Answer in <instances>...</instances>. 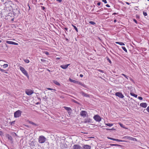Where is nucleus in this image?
I'll return each mask as SVG.
<instances>
[{"label": "nucleus", "mask_w": 149, "mask_h": 149, "mask_svg": "<svg viewBox=\"0 0 149 149\" xmlns=\"http://www.w3.org/2000/svg\"><path fill=\"white\" fill-rule=\"evenodd\" d=\"M19 68L22 72L28 78H29V75L27 73V71L22 66H20Z\"/></svg>", "instance_id": "f257e3e1"}, {"label": "nucleus", "mask_w": 149, "mask_h": 149, "mask_svg": "<svg viewBox=\"0 0 149 149\" xmlns=\"http://www.w3.org/2000/svg\"><path fill=\"white\" fill-rule=\"evenodd\" d=\"M46 140V138L43 136H40L38 138V142L40 143H44Z\"/></svg>", "instance_id": "f03ea898"}, {"label": "nucleus", "mask_w": 149, "mask_h": 149, "mask_svg": "<svg viewBox=\"0 0 149 149\" xmlns=\"http://www.w3.org/2000/svg\"><path fill=\"white\" fill-rule=\"evenodd\" d=\"M22 111L19 110L16 111L14 113V116L15 118H18L20 116L22 113Z\"/></svg>", "instance_id": "7ed1b4c3"}, {"label": "nucleus", "mask_w": 149, "mask_h": 149, "mask_svg": "<svg viewBox=\"0 0 149 149\" xmlns=\"http://www.w3.org/2000/svg\"><path fill=\"white\" fill-rule=\"evenodd\" d=\"M93 118L96 121L99 122L101 121V118L98 115H95L93 116Z\"/></svg>", "instance_id": "20e7f679"}, {"label": "nucleus", "mask_w": 149, "mask_h": 149, "mask_svg": "<svg viewBox=\"0 0 149 149\" xmlns=\"http://www.w3.org/2000/svg\"><path fill=\"white\" fill-rule=\"evenodd\" d=\"M34 93L33 91L30 89H27L25 90V93L28 95H31Z\"/></svg>", "instance_id": "39448f33"}, {"label": "nucleus", "mask_w": 149, "mask_h": 149, "mask_svg": "<svg viewBox=\"0 0 149 149\" xmlns=\"http://www.w3.org/2000/svg\"><path fill=\"white\" fill-rule=\"evenodd\" d=\"M115 95L121 98H123L124 97V96L123 95L122 93L120 92H118L116 93H115Z\"/></svg>", "instance_id": "423d86ee"}, {"label": "nucleus", "mask_w": 149, "mask_h": 149, "mask_svg": "<svg viewBox=\"0 0 149 149\" xmlns=\"http://www.w3.org/2000/svg\"><path fill=\"white\" fill-rule=\"evenodd\" d=\"M80 115L82 117H85L87 115V113L86 111H82L80 113Z\"/></svg>", "instance_id": "0eeeda50"}, {"label": "nucleus", "mask_w": 149, "mask_h": 149, "mask_svg": "<svg viewBox=\"0 0 149 149\" xmlns=\"http://www.w3.org/2000/svg\"><path fill=\"white\" fill-rule=\"evenodd\" d=\"M63 108L68 111L69 114L70 115L71 113L72 109L71 108L66 107H64Z\"/></svg>", "instance_id": "6e6552de"}, {"label": "nucleus", "mask_w": 149, "mask_h": 149, "mask_svg": "<svg viewBox=\"0 0 149 149\" xmlns=\"http://www.w3.org/2000/svg\"><path fill=\"white\" fill-rule=\"evenodd\" d=\"M73 149H81V147L79 144H75L73 146Z\"/></svg>", "instance_id": "1a4fd4ad"}, {"label": "nucleus", "mask_w": 149, "mask_h": 149, "mask_svg": "<svg viewBox=\"0 0 149 149\" xmlns=\"http://www.w3.org/2000/svg\"><path fill=\"white\" fill-rule=\"evenodd\" d=\"M6 43L10 45H18V44L17 43L11 41H6Z\"/></svg>", "instance_id": "9d476101"}, {"label": "nucleus", "mask_w": 149, "mask_h": 149, "mask_svg": "<svg viewBox=\"0 0 149 149\" xmlns=\"http://www.w3.org/2000/svg\"><path fill=\"white\" fill-rule=\"evenodd\" d=\"M82 149H91V146L88 145H84L82 146Z\"/></svg>", "instance_id": "9b49d317"}, {"label": "nucleus", "mask_w": 149, "mask_h": 149, "mask_svg": "<svg viewBox=\"0 0 149 149\" xmlns=\"http://www.w3.org/2000/svg\"><path fill=\"white\" fill-rule=\"evenodd\" d=\"M70 64H68L65 65H61L60 66V67L62 69H66L67 68L68 66H69Z\"/></svg>", "instance_id": "f8f14e48"}, {"label": "nucleus", "mask_w": 149, "mask_h": 149, "mask_svg": "<svg viewBox=\"0 0 149 149\" xmlns=\"http://www.w3.org/2000/svg\"><path fill=\"white\" fill-rule=\"evenodd\" d=\"M91 119L90 118H87L84 120V123H91Z\"/></svg>", "instance_id": "ddd939ff"}, {"label": "nucleus", "mask_w": 149, "mask_h": 149, "mask_svg": "<svg viewBox=\"0 0 149 149\" xmlns=\"http://www.w3.org/2000/svg\"><path fill=\"white\" fill-rule=\"evenodd\" d=\"M81 95L84 96V97H90V96L88 94L82 91L81 92Z\"/></svg>", "instance_id": "4468645a"}, {"label": "nucleus", "mask_w": 149, "mask_h": 149, "mask_svg": "<svg viewBox=\"0 0 149 149\" xmlns=\"http://www.w3.org/2000/svg\"><path fill=\"white\" fill-rule=\"evenodd\" d=\"M140 106L143 108H146L147 106V104L146 103H141L140 104Z\"/></svg>", "instance_id": "2eb2a0df"}, {"label": "nucleus", "mask_w": 149, "mask_h": 149, "mask_svg": "<svg viewBox=\"0 0 149 149\" xmlns=\"http://www.w3.org/2000/svg\"><path fill=\"white\" fill-rule=\"evenodd\" d=\"M128 139H129V140H132V141H137V140L136 138H133L132 137H130L129 136Z\"/></svg>", "instance_id": "dca6fc26"}, {"label": "nucleus", "mask_w": 149, "mask_h": 149, "mask_svg": "<svg viewBox=\"0 0 149 149\" xmlns=\"http://www.w3.org/2000/svg\"><path fill=\"white\" fill-rule=\"evenodd\" d=\"M118 124L120 125L121 127L125 129H128L127 128L125 127L124 126L123 124H122V123H118Z\"/></svg>", "instance_id": "f3484780"}, {"label": "nucleus", "mask_w": 149, "mask_h": 149, "mask_svg": "<svg viewBox=\"0 0 149 149\" xmlns=\"http://www.w3.org/2000/svg\"><path fill=\"white\" fill-rule=\"evenodd\" d=\"M6 136L8 137V139L9 140L12 141L13 140V138L10 135L8 134H7L6 135Z\"/></svg>", "instance_id": "a211bd4d"}, {"label": "nucleus", "mask_w": 149, "mask_h": 149, "mask_svg": "<svg viewBox=\"0 0 149 149\" xmlns=\"http://www.w3.org/2000/svg\"><path fill=\"white\" fill-rule=\"evenodd\" d=\"M53 81L54 83L55 84L58 86H60L61 85L56 80H54Z\"/></svg>", "instance_id": "6ab92c4d"}, {"label": "nucleus", "mask_w": 149, "mask_h": 149, "mask_svg": "<svg viewBox=\"0 0 149 149\" xmlns=\"http://www.w3.org/2000/svg\"><path fill=\"white\" fill-rule=\"evenodd\" d=\"M70 81L72 82H73L75 84H78V81H75L74 80L72 79H70Z\"/></svg>", "instance_id": "aec40b11"}, {"label": "nucleus", "mask_w": 149, "mask_h": 149, "mask_svg": "<svg viewBox=\"0 0 149 149\" xmlns=\"http://www.w3.org/2000/svg\"><path fill=\"white\" fill-rule=\"evenodd\" d=\"M0 61H1L0 60ZM0 71L3 72H4L6 74L8 73V72L6 70H4L3 69H2L1 68H0Z\"/></svg>", "instance_id": "412c9836"}, {"label": "nucleus", "mask_w": 149, "mask_h": 149, "mask_svg": "<svg viewBox=\"0 0 149 149\" xmlns=\"http://www.w3.org/2000/svg\"><path fill=\"white\" fill-rule=\"evenodd\" d=\"M115 43L117 44H118L120 45H125V44L122 42H115Z\"/></svg>", "instance_id": "4be33fe9"}, {"label": "nucleus", "mask_w": 149, "mask_h": 149, "mask_svg": "<svg viewBox=\"0 0 149 149\" xmlns=\"http://www.w3.org/2000/svg\"><path fill=\"white\" fill-rule=\"evenodd\" d=\"M118 141V142H127L126 141H125L124 140H120V139H116V141Z\"/></svg>", "instance_id": "5701e85b"}, {"label": "nucleus", "mask_w": 149, "mask_h": 149, "mask_svg": "<svg viewBox=\"0 0 149 149\" xmlns=\"http://www.w3.org/2000/svg\"><path fill=\"white\" fill-rule=\"evenodd\" d=\"M130 94L131 95L135 97H137V95L134 94L132 93H131Z\"/></svg>", "instance_id": "b1692460"}, {"label": "nucleus", "mask_w": 149, "mask_h": 149, "mask_svg": "<svg viewBox=\"0 0 149 149\" xmlns=\"http://www.w3.org/2000/svg\"><path fill=\"white\" fill-rule=\"evenodd\" d=\"M8 66V65L7 64H4L3 65L2 67L3 68H5L7 67Z\"/></svg>", "instance_id": "393cba45"}, {"label": "nucleus", "mask_w": 149, "mask_h": 149, "mask_svg": "<svg viewBox=\"0 0 149 149\" xmlns=\"http://www.w3.org/2000/svg\"><path fill=\"white\" fill-rule=\"evenodd\" d=\"M72 26L74 27V29H75L76 31L77 32H78V30L77 27L75 26H74L73 24H72Z\"/></svg>", "instance_id": "a878e982"}, {"label": "nucleus", "mask_w": 149, "mask_h": 149, "mask_svg": "<svg viewBox=\"0 0 149 149\" xmlns=\"http://www.w3.org/2000/svg\"><path fill=\"white\" fill-rule=\"evenodd\" d=\"M29 123L30 124L33 125H34L35 126L37 125L36 124L34 123L33 122H32L30 121H29Z\"/></svg>", "instance_id": "bb28decb"}, {"label": "nucleus", "mask_w": 149, "mask_h": 149, "mask_svg": "<svg viewBox=\"0 0 149 149\" xmlns=\"http://www.w3.org/2000/svg\"><path fill=\"white\" fill-rule=\"evenodd\" d=\"M77 84L80 85L81 86H83L84 87H85V85H84V84H82L80 82H79V81H78V83Z\"/></svg>", "instance_id": "cd10ccee"}, {"label": "nucleus", "mask_w": 149, "mask_h": 149, "mask_svg": "<svg viewBox=\"0 0 149 149\" xmlns=\"http://www.w3.org/2000/svg\"><path fill=\"white\" fill-rule=\"evenodd\" d=\"M122 48L123 49V50L125 51L126 52H127V50L126 49V48L125 47H122Z\"/></svg>", "instance_id": "c85d7f7f"}, {"label": "nucleus", "mask_w": 149, "mask_h": 149, "mask_svg": "<svg viewBox=\"0 0 149 149\" xmlns=\"http://www.w3.org/2000/svg\"><path fill=\"white\" fill-rule=\"evenodd\" d=\"M105 125L107 126H109V127H111L113 125L112 124H111V123H107Z\"/></svg>", "instance_id": "c756f323"}, {"label": "nucleus", "mask_w": 149, "mask_h": 149, "mask_svg": "<svg viewBox=\"0 0 149 149\" xmlns=\"http://www.w3.org/2000/svg\"><path fill=\"white\" fill-rule=\"evenodd\" d=\"M110 145L112 146H121L120 145H119L118 144H110Z\"/></svg>", "instance_id": "7c9ffc66"}, {"label": "nucleus", "mask_w": 149, "mask_h": 149, "mask_svg": "<svg viewBox=\"0 0 149 149\" xmlns=\"http://www.w3.org/2000/svg\"><path fill=\"white\" fill-rule=\"evenodd\" d=\"M89 23L92 25H95L96 24L95 23V22L91 21H90L89 22Z\"/></svg>", "instance_id": "2f4dec72"}, {"label": "nucleus", "mask_w": 149, "mask_h": 149, "mask_svg": "<svg viewBox=\"0 0 149 149\" xmlns=\"http://www.w3.org/2000/svg\"><path fill=\"white\" fill-rule=\"evenodd\" d=\"M129 136H125L123 137V139H128Z\"/></svg>", "instance_id": "473e14b6"}, {"label": "nucleus", "mask_w": 149, "mask_h": 149, "mask_svg": "<svg viewBox=\"0 0 149 149\" xmlns=\"http://www.w3.org/2000/svg\"><path fill=\"white\" fill-rule=\"evenodd\" d=\"M121 75H123V76L125 78H126L127 79H128V77H127V76H126V75H125V74H121Z\"/></svg>", "instance_id": "72a5a7b5"}, {"label": "nucleus", "mask_w": 149, "mask_h": 149, "mask_svg": "<svg viewBox=\"0 0 149 149\" xmlns=\"http://www.w3.org/2000/svg\"><path fill=\"white\" fill-rule=\"evenodd\" d=\"M47 89H48V90H53L54 91H56V90L55 89H52L50 88H47Z\"/></svg>", "instance_id": "f704fd0d"}, {"label": "nucleus", "mask_w": 149, "mask_h": 149, "mask_svg": "<svg viewBox=\"0 0 149 149\" xmlns=\"http://www.w3.org/2000/svg\"><path fill=\"white\" fill-rule=\"evenodd\" d=\"M143 15L145 16L147 15V13L144 11L143 12Z\"/></svg>", "instance_id": "c9c22d12"}, {"label": "nucleus", "mask_w": 149, "mask_h": 149, "mask_svg": "<svg viewBox=\"0 0 149 149\" xmlns=\"http://www.w3.org/2000/svg\"><path fill=\"white\" fill-rule=\"evenodd\" d=\"M106 130H115V129L114 128H112L111 129H108V128H107Z\"/></svg>", "instance_id": "e433bc0d"}, {"label": "nucleus", "mask_w": 149, "mask_h": 149, "mask_svg": "<svg viewBox=\"0 0 149 149\" xmlns=\"http://www.w3.org/2000/svg\"><path fill=\"white\" fill-rule=\"evenodd\" d=\"M97 70L100 72H102V73H104V71L103 70H100V69H98Z\"/></svg>", "instance_id": "4c0bfd02"}, {"label": "nucleus", "mask_w": 149, "mask_h": 149, "mask_svg": "<svg viewBox=\"0 0 149 149\" xmlns=\"http://www.w3.org/2000/svg\"><path fill=\"white\" fill-rule=\"evenodd\" d=\"M25 62L26 63H28L29 62V60H25Z\"/></svg>", "instance_id": "58836bf2"}, {"label": "nucleus", "mask_w": 149, "mask_h": 149, "mask_svg": "<svg viewBox=\"0 0 149 149\" xmlns=\"http://www.w3.org/2000/svg\"><path fill=\"white\" fill-rule=\"evenodd\" d=\"M133 20L134 21V22H135L136 24H137V21H136V20L135 19H133Z\"/></svg>", "instance_id": "ea45409f"}, {"label": "nucleus", "mask_w": 149, "mask_h": 149, "mask_svg": "<svg viewBox=\"0 0 149 149\" xmlns=\"http://www.w3.org/2000/svg\"><path fill=\"white\" fill-rule=\"evenodd\" d=\"M138 99L141 100L143 99L142 97L140 96L138 97Z\"/></svg>", "instance_id": "a19ab883"}, {"label": "nucleus", "mask_w": 149, "mask_h": 149, "mask_svg": "<svg viewBox=\"0 0 149 149\" xmlns=\"http://www.w3.org/2000/svg\"><path fill=\"white\" fill-rule=\"evenodd\" d=\"M146 110L149 113V106H148L146 108Z\"/></svg>", "instance_id": "79ce46f5"}, {"label": "nucleus", "mask_w": 149, "mask_h": 149, "mask_svg": "<svg viewBox=\"0 0 149 149\" xmlns=\"http://www.w3.org/2000/svg\"><path fill=\"white\" fill-rule=\"evenodd\" d=\"M44 53L47 55H49V53L47 51H45Z\"/></svg>", "instance_id": "37998d69"}, {"label": "nucleus", "mask_w": 149, "mask_h": 149, "mask_svg": "<svg viewBox=\"0 0 149 149\" xmlns=\"http://www.w3.org/2000/svg\"><path fill=\"white\" fill-rule=\"evenodd\" d=\"M102 1L105 3H107L106 0H102Z\"/></svg>", "instance_id": "c03bdc74"}, {"label": "nucleus", "mask_w": 149, "mask_h": 149, "mask_svg": "<svg viewBox=\"0 0 149 149\" xmlns=\"http://www.w3.org/2000/svg\"><path fill=\"white\" fill-rule=\"evenodd\" d=\"M103 8H102L101 9H100V10H98L97 11V12H99V11H103Z\"/></svg>", "instance_id": "a18cd8bd"}, {"label": "nucleus", "mask_w": 149, "mask_h": 149, "mask_svg": "<svg viewBox=\"0 0 149 149\" xmlns=\"http://www.w3.org/2000/svg\"><path fill=\"white\" fill-rule=\"evenodd\" d=\"M62 0H56V1L58 2L59 3H61Z\"/></svg>", "instance_id": "49530a36"}, {"label": "nucleus", "mask_w": 149, "mask_h": 149, "mask_svg": "<svg viewBox=\"0 0 149 149\" xmlns=\"http://www.w3.org/2000/svg\"><path fill=\"white\" fill-rule=\"evenodd\" d=\"M3 134V133L2 131H0V136L2 135Z\"/></svg>", "instance_id": "de8ad7c7"}, {"label": "nucleus", "mask_w": 149, "mask_h": 149, "mask_svg": "<svg viewBox=\"0 0 149 149\" xmlns=\"http://www.w3.org/2000/svg\"><path fill=\"white\" fill-rule=\"evenodd\" d=\"M3 65V64L2 63L0 62V66H1V67Z\"/></svg>", "instance_id": "09e8293b"}, {"label": "nucleus", "mask_w": 149, "mask_h": 149, "mask_svg": "<svg viewBox=\"0 0 149 149\" xmlns=\"http://www.w3.org/2000/svg\"><path fill=\"white\" fill-rule=\"evenodd\" d=\"M118 13H114L112 14V15H117Z\"/></svg>", "instance_id": "8fccbe9b"}, {"label": "nucleus", "mask_w": 149, "mask_h": 149, "mask_svg": "<svg viewBox=\"0 0 149 149\" xmlns=\"http://www.w3.org/2000/svg\"><path fill=\"white\" fill-rule=\"evenodd\" d=\"M101 4V3L100 2H98L97 3V5L98 6H100Z\"/></svg>", "instance_id": "3c124183"}, {"label": "nucleus", "mask_w": 149, "mask_h": 149, "mask_svg": "<svg viewBox=\"0 0 149 149\" xmlns=\"http://www.w3.org/2000/svg\"><path fill=\"white\" fill-rule=\"evenodd\" d=\"M106 6L108 7H110V6L108 4H106Z\"/></svg>", "instance_id": "603ef678"}, {"label": "nucleus", "mask_w": 149, "mask_h": 149, "mask_svg": "<svg viewBox=\"0 0 149 149\" xmlns=\"http://www.w3.org/2000/svg\"><path fill=\"white\" fill-rule=\"evenodd\" d=\"M116 139H114V138H112V139H111V140H113V141H116Z\"/></svg>", "instance_id": "864d4df0"}, {"label": "nucleus", "mask_w": 149, "mask_h": 149, "mask_svg": "<svg viewBox=\"0 0 149 149\" xmlns=\"http://www.w3.org/2000/svg\"><path fill=\"white\" fill-rule=\"evenodd\" d=\"M80 77H83V75L82 74H80Z\"/></svg>", "instance_id": "5fc2aeb1"}, {"label": "nucleus", "mask_w": 149, "mask_h": 149, "mask_svg": "<svg viewBox=\"0 0 149 149\" xmlns=\"http://www.w3.org/2000/svg\"><path fill=\"white\" fill-rule=\"evenodd\" d=\"M126 4H127V5H130V3H129L128 2H126Z\"/></svg>", "instance_id": "6e6d98bb"}, {"label": "nucleus", "mask_w": 149, "mask_h": 149, "mask_svg": "<svg viewBox=\"0 0 149 149\" xmlns=\"http://www.w3.org/2000/svg\"><path fill=\"white\" fill-rule=\"evenodd\" d=\"M64 29H65L67 31V30H68V29L67 28H66V27L64 28Z\"/></svg>", "instance_id": "4d7b16f0"}, {"label": "nucleus", "mask_w": 149, "mask_h": 149, "mask_svg": "<svg viewBox=\"0 0 149 149\" xmlns=\"http://www.w3.org/2000/svg\"><path fill=\"white\" fill-rule=\"evenodd\" d=\"M60 59V58H59V57H57L56 58V59L57 60H59V59Z\"/></svg>", "instance_id": "13d9d810"}, {"label": "nucleus", "mask_w": 149, "mask_h": 149, "mask_svg": "<svg viewBox=\"0 0 149 149\" xmlns=\"http://www.w3.org/2000/svg\"><path fill=\"white\" fill-rule=\"evenodd\" d=\"M28 6H29V10H30V6H29V4L28 5Z\"/></svg>", "instance_id": "bf43d9fd"}, {"label": "nucleus", "mask_w": 149, "mask_h": 149, "mask_svg": "<svg viewBox=\"0 0 149 149\" xmlns=\"http://www.w3.org/2000/svg\"><path fill=\"white\" fill-rule=\"evenodd\" d=\"M114 22L115 23L116 22V19H115L114 20Z\"/></svg>", "instance_id": "052dcab7"}, {"label": "nucleus", "mask_w": 149, "mask_h": 149, "mask_svg": "<svg viewBox=\"0 0 149 149\" xmlns=\"http://www.w3.org/2000/svg\"><path fill=\"white\" fill-rule=\"evenodd\" d=\"M109 61L110 63H111V60H109Z\"/></svg>", "instance_id": "680f3d73"}, {"label": "nucleus", "mask_w": 149, "mask_h": 149, "mask_svg": "<svg viewBox=\"0 0 149 149\" xmlns=\"http://www.w3.org/2000/svg\"><path fill=\"white\" fill-rule=\"evenodd\" d=\"M112 138H109V139H111H111H112Z\"/></svg>", "instance_id": "e2e57ef3"}, {"label": "nucleus", "mask_w": 149, "mask_h": 149, "mask_svg": "<svg viewBox=\"0 0 149 149\" xmlns=\"http://www.w3.org/2000/svg\"><path fill=\"white\" fill-rule=\"evenodd\" d=\"M45 8L44 7H43V9H44Z\"/></svg>", "instance_id": "0e129e2a"}, {"label": "nucleus", "mask_w": 149, "mask_h": 149, "mask_svg": "<svg viewBox=\"0 0 149 149\" xmlns=\"http://www.w3.org/2000/svg\"><path fill=\"white\" fill-rule=\"evenodd\" d=\"M2 41L1 40H0V42H1Z\"/></svg>", "instance_id": "69168bd1"}, {"label": "nucleus", "mask_w": 149, "mask_h": 149, "mask_svg": "<svg viewBox=\"0 0 149 149\" xmlns=\"http://www.w3.org/2000/svg\"><path fill=\"white\" fill-rule=\"evenodd\" d=\"M148 1H149V0H147Z\"/></svg>", "instance_id": "338daca9"}, {"label": "nucleus", "mask_w": 149, "mask_h": 149, "mask_svg": "<svg viewBox=\"0 0 149 149\" xmlns=\"http://www.w3.org/2000/svg\"><path fill=\"white\" fill-rule=\"evenodd\" d=\"M48 71H50V70H48Z\"/></svg>", "instance_id": "774afa93"}]
</instances>
